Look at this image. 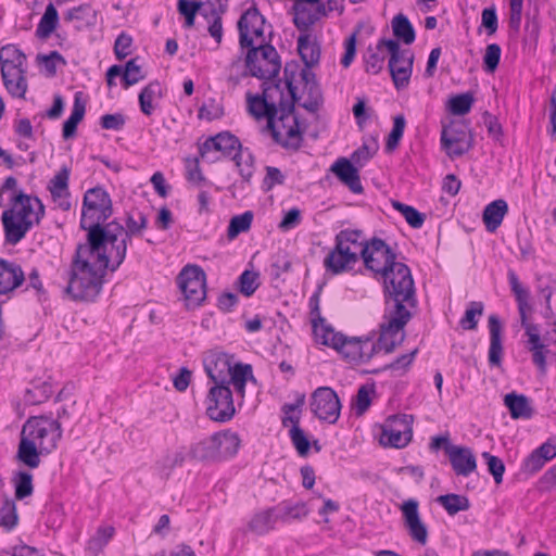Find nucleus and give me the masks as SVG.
Returning <instances> with one entry per match:
<instances>
[{"mask_svg": "<svg viewBox=\"0 0 556 556\" xmlns=\"http://www.w3.org/2000/svg\"><path fill=\"white\" fill-rule=\"evenodd\" d=\"M64 22L75 23L74 27L76 30H81L84 26L92 25L94 22V11L88 4H83L70 9L64 14Z\"/></svg>", "mask_w": 556, "mask_h": 556, "instance_id": "obj_42", "label": "nucleus"}, {"mask_svg": "<svg viewBox=\"0 0 556 556\" xmlns=\"http://www.w3.org/2000/svg\"><path fill=\"white\" fill-rule=\"evenodd\" d=\"M508 281L518 305L521 327L525 331L530 330V328L532 329V327H539L540 325L530 321L529 318L533 312V307L530 303V291L520 283L518 276L514 270L508 271Z\"/></svg>", "mask_w": 556, "mask_h": 556, "instance_id": "obj_22", "label": "nucleus"}, {"mask_svg": "<svg viewBox=\"0 0 556 556\" xmlns=\"http://www.w3.org/2000/svg\"><path fill=\"white\" fill-rule=\"evenodd\" d=\"M1 71L7 67L11 71L25 70L26 55L14 45H8L0 50Z\"/></svg>", "mask_w": 556, "mask_h": 556, "instance_id": "obj_41", "label": "nucleus"}, {"mask_svg": "<svg viewBox=\"0 0 556 556\" xmlns=\"http://www.w3.org/2000/svg\"><path fill=\"white\" fill-rule=\"evenodd\" d=\"M62 427L48 416H31L22 427L17 459L34 469L40 465V455L53 452L62 438Z\"/></svg>", "mask_w": 556, "mask_h": 556, "instance_id": "obj_2", "label": "nucleus"}, {"mask_svg": "<svg viewBox=\"0 0 556 556\" xmlns=\"http://www.w3.org/2000/svg\"><path fill=\"white\" fill-rule=\"evenodd\" d=\"M24 280L25 275L18 264L0 258V294L14 291Z\"/></svg>", "mask_w": 556, "mask_h": 556, "instance_id": "obj_28", "label": "nucleus"}, {"mask_svg": "<svg viewBox=\"0 0 556 556\" xmlns=\"http://www.w3.org/2000/svg\"><path fill=\"white\" fill-rule=\"evenodd\" d=\"M18 522V515L14 500L7 497L0 507V527L7 531L13 530Z\"/></svg>", "mask_w": 556, "mask_h": 556, "instance_id": "obj_48", "label": "nucleus"}, {"mask_svg": "<svg viewBox=\"0 0 556 556\" xmlns=\"http://www.w3.org/2000/svg\"><path fill=\"white\" fill-rule=\"evenodd\" d=\"M437 502L441 504L448 515L453 516L462 510H467L470 507L469 501L466 496L458 494L440 495Z\"/></svg>", "mask_w": 556, "mask_h": 556, "instance_id": "obj_47", "label": "nucleus"}, {"mask_svg": "<svg viewBox=\"0 0 556 556\" xmlns=\"http://www.w3.org/2000/svg\"><path fill=\"white\" fill-rule=\"evenodd\" d=\"M80 93L75 94L74 104L70 117L63 124V138L70 139L76 135L77 126L83 121L86 112V105L79 98Z\"/></svg>", "mask_w": 556, "mask_h": 556, "instance_id": "obj_43", "label": "nucleus"}, {"mask_svg": "<svg viewBox=\"0 0 556 556\" xmlns=\"http://www.w3.org/2000/svg\"><path fill=\"white\" fill-rule=\"evenodd\" d=\"M488 324L490 330L489 363L492 366H500L503 356L502 324L496 315H490Z\"/></svg>", "mask_w": 556, "mask_h": 556, "instance_id": "obj_30", "label": "nucleus"}, {"mask_svg": "<svg viewBox=\"0 0 556 556\" xmlns=\"http://www.w3.org/2000/svg\"><path fill=\"white\" fill-rule=\"evenodd\" d=\"M239 289L245 296H251L260 286L258 273L253 270H244L238 280Z\"/></svg>", "mask_w": 556, "mask_h": 556, "instance_id": "obj_58", "label": "nucleus"}, {"mask_svg": "<svg viewBox=\"0 0 556 556\" xmlns=\"http://www.w3.org/2000/svg\"><path fill=\"white\" fill-rule=\"evenodd\" d=\"M126 228L113 220L106 224L109 245H112L114 267H119L127 253L128 242L132 237H141L148 226V218L141 212H129L125 219Z\"/></svg>", "mask_w": 556, "mask_h": 556, "instance_id": "obj_8", "label": "nucleus"}, {"mask_svg": "<svg viewBox=\"0 0 556 556\" xmlns=\"http://www.w3.org/2000/svg\"><path fill=\"white\" fill-rule=\"evenodd\" d=\"M358 262V256L348 249H341L334 243L324 260V266L332 275H339L351 270Z\"/></svg>", "mask_w": 556, "mask_h": 556, "instance_id": "obj_25", "label": "nucleus"}, {"mask_svg": "<svg viewBox=\"0 0 556 556\" xmlns=\"http://www.w3.org/2000/svg\"><path fill=\"white\" fill-rule=\"evenodd\" d=\"M384 294V321L380 326L378 345L386 353H391L405 339L404 328L412 318L410 308L417 305L416 292L410 290Z\"/></svg>", "mask_w": 556, "mask_h": 556, "instance_id": "obj_4", "label": "nucleus"}, {"mask_svg": "<svg viewBox=\"0 0 556 556\" xmlns=\"http://www.w3.org/2000/svg\"><path fill=\"white\" fill-rule=\"evenodd\" d=\"M245 67L251 76L260 79H271L276 77L281 68L280 56L274 46L263 43L245 47Z\"/></svg>", "mask_w": 556, "mask_h": 556, "instance_id": "obj_11", "label": "nucleus"}, {"mask_svg": "<svg viewBox=\"0 0 556 556\" xmlns=\"http://www.w3.org/2000/svg\"><path fill=\"white\" fill-rule=\"evenodd\" d=\"M34 491L33 476L27 471H20L15 478V497L23 500L30 496Z\"/></svg>", "mask_w": 556, "mask_h": 556, "instance_id": "obj_55", "label": "nucleus"}, {"mask_svg": "<svg viewBox=\"0 0 556 556\" xmlns=\"http://www.w3.org/2000/svg\"><path fill=\"white\" fill-rule=\"evenodd\" d=\"M289 434L291 442L299 455L306 456L308 454L311 444L303 429L300 427H291Z\"/></svg>", "mask_w": 556, "mask_h": 556, "instance_id": "obj_63", "label": "nucleus"}, {"mask_svg": "<svg viewBox=\"0 0 556 556\" xmlns=\"http://www.w3.org/2000/svg\"><path fill=\"white\" fill-rule=\"evenodd\" d=\"M330 169L352 192H363L358 170L348 159L340 157Z\"/></svg>", "mask_w": 556, "mask_h": 556, "instance_id": "obj_29", "label": "nucleus"}, {"mask_svg": "<svg viewBox=\"0 0 556 556\" xmlns=\"http://www.w3.org/2000/svg\"><path fill=\"white\" fill-rule=\"evenodd\" d=\"M298 51L305 66L313 67L319 63L320 47L311 34H301L298 38Z\"/></svg>", "mask_w": 556, "mask_h": 556, "instance_id": "obj_33", "label": "nucleus"}, {"mask_svg": "<svg viewBox=\"0 0 556 556\" xmlns=\"http://www.w3.org/2000/svg\"><path fill=\"white\" fill-rule=\"evenodd\" d=\"M289 66L285 68L286 87L288 97L278 108L276 117L269 118L267 127L271 131L274 140L287 150L298 151L303 142V131L300 129L298 116L294 112L296 101V87L292 84V77L288 76Z\"/></svg>", "mask_w": 556, "mask_h": 556, "instance_id": "obj_5", "label": "nucleus"}, {"mask_svg": "<svg viewBox=\"0 0 556 556\" xmlns=\"http://www.w3.org/2000/svg\"><path fill=\"white\" fill-rule=\"evenodd\" d=\"M319 321L320 325L316 320L313 323L317 342L333 348L351 362L366 363L375 355L377 344L370 339L348 338L326 326L324 318H319Z\"/></svg>", "mask_w": 556, "mask_h": 556, "instance_id": "obj_6", "label": "nucleus"}, {"mask_svg": "<svg viewBox=\"0 0 556 556\" xmlns=\"http://www.w3.org/2000/svg\"><path fill=\"white\" fill-rule=\"evenodd\" d=\"M441 143L442 148L452 157L460 156L470 149L465 127L460 125L444 127L441 134Z\"/></svg>", "mask_w": 556, "mask_h": 556, "instance_id": "obj_23", "label": "nucleus"}, {"mask_svg": "<svg viewBox=\"0 0 556 556\" xmlns=\"http://www.w3.org/2000/svg\"><path fill=\"white\" fill-rule=\"evenodd\" d=\"M527 340V349L532 355L533 364L541 372H545L547 368V356L551 353L548 345L544 343L541 337V327H532L525 331Z\"/></svg>", "mask_w": 556, "mask_h": 556, "instance_id": "obj_26", "label": "nucleus"}, {"mask_svg": "<svg viewBox=\"0 0 556 556\" xmlns=\"http://www.w3.org/2000/svg\"><path fill=\"white\" fill-rule=\"evenodd\" d=\"M406 121L404 115L399 114L394 116L393 118V127L391 132L388 136L386 148L388 151H393L397 146L403 137L404 129H405Z\"/></svg>", "mask_w": 556, "mask_h": 556, "instance_id": "obj_56", "label": "nucleus"}, {"mask_svg": "<svg viewBox=\"0 0 556 556\" xmlns=\"http://www.w3.org/2000/svg\"><path fill=\"white\" fill-rule=\"evenodd\" d=\"M482 457L485 459L488 470L493 476L495 483H502L503 475L505 472V465L503 460L489 452H483Z\"/></svg>", "mask_w": 556, "mask_h": 556, "instance_id": "obj_61", "label": "nucleus"}, {"mask_svg": "<svg viewBox=\"0 0 556 556\" xmlns=\"http://www.w3.org/2000/svg\"><path fill=\"white\" fill-rule=\"evenodd\" d=\"M412 422L410 415H394L386 419L382 425L380 434V443L384 446L402 448L412 440Z\"/></svg>", "mask_w": 556, "mask_h": 556, "instance_id": "obj_16", "label": "nucleus"}, {"mask_svg": "<svg viewBox=\"0 0 556 556\" xmlns=\"http://www.w3.org/2000/svg\"><path fill=\"white\" fill-rule=\"evenodd\" d=\"M59 24V13L53 3H49L46 7L45 13L41 16L37 29L36 36L40 39L49 38L55 30Z\"/></svg>", "mask_w": 556, "mask_h": 556, "instance_id": "obj_44", "label": "nucleus"}, {"mask_svg": "<svg viewBox=\"0 0 556 556\" xmlns=\"http://www.w3.org/2000/svg\"><path fill=\"white\" fill-rule=\"evenodd\" d=\"M309 405L314 415L323 421L334 424L340 417L339 396L329 387L317 388L312 394Z\"/></svg>", "mask_w": 556, "mask_h": 556, "instance_id": "obj_19", "label": "nucleus"}, {"mask_svg": "<svg viewBox=\"0 0 556 556\" xmlns=\"http://www.w3.org/2000/svg\"><path fill=\"white\" fill-rule=\"evenodd\" d=\"M484 305L482 302L471 301L459 320V325L465 330H475L478 326V317L483 315Z\"/></svg>", "mask_w": 556, "mask_h": 556, "instance_id": "obj_51", "label": "nucleus"}, {"mask_svg": "<svg viewBox=\"0 0 556 556\" xmlns=\"http://www.w3.org/2000/svg\"><path fill=\"white\" fill-rule=\"evenodd\" d=\"M364 232L356 229H343L336 235L334 243L341 249H348L354 252L358 260L362 258V250L367 242Z\"/></svg>", "mask_w": 556, "mask_h": 556, "instance_id": "obj_32", "label": "nucleus"}, {"mask_svg": "<svg viewBox=\"0 0 556 556\" xmlns=\"http://www.w3.org/2000/svg\"><path fill=\"white\" fill-rule=\"evenodd\" d=\"M86 231L88 232L87 242L78 244L72 260V265L103 274H105L106 269L115 271L118 267H114L115 261L112 254V245L106 250L109 244L106 231Z\"/></svg>", "mask_w": 556, "mask_h": 556, "instance_id": "obj_7", "label": "nucleus"}, {"mask_svg": "<svg viewBox=\"0 0 556 556\" xmlns=\"http://www.w3.org/2000/svg\"><path fill=\"white\" fill-rule=\"evenodd\" d=\"M240 438L231 431L217 432L190 447V457L197 460H222L237 454Z\"/></svg>", "mask_w": 556, "mask_h": 556, "instance_id": "obj_10", "label": "nucleus"}, {"mask_svg": "<svg viewBox=\"0 0 556 556\" xmlns=\"http://www.w3.org/2000/svg\"><path fill=\"white\" fill-rule=\"evenodd\" d=\"M206 372L215 383L207 395V416L214 421L225 422L235 415L232 392L222 372L216 374L210 366H206Z\"/></svg>", "mask_w": 556, "mask_h": 556, "instance_id": "obj_12", "label": "nucleus"}, {"mask_svg": "<svg viewBox=\"0 0 556 556\" xmlns=\"http://www.w3.org/2000/svg\"><path fill=\"white\" fill-rule=\"evenodd\" d=\"M114 531L111 526L98 528L96 534L88 541L87 548L93 554H98L112 539Z\"/></svg>", "mask_w": 556, "mask_h": 556, "instance_id": "obj_53", "label": "nucleus"}, {"mask_svg": "<svg viewBox=\"0 0 556 556\" xmlns=\"http://www.w3.org/2000/svg\"><path fill=\"white\" fill-rule=\"evenodd\" d=\"M392 207L403 215L410 227L415 229L422 227L426 216L415 207L395 200L392 201Z\"/></svg>", "mask_w": 556, "mask_h": 556, "instance_id": "obj_49", "label": "nucleus"}, {"mask_svg": "<svg viewBox=\"0 0 556 556\" xmlns=\"http://www.w3.org/2000/svg\"><path fill=\"white\" fill-rule=\"evenodd\" d=\"M278 510L279 513L277 514V518L283 522L301 520L308 514L306 504L303 502H298L295 504L283 502L279 505Z\"/></svg>", "mask_w": 556, "mask_h": 556, "instance_id": "obj_46", "label": "nucleus"}, {"mask_svg": "<svg viewBox=\"0 0 556 556\" xmlns=\"http://www.w3.org/2000/svg\"><path fill=\"white\" fill-rule=\"evenodd\" d=\"M113 214L110 194L102 187H94L84 195L80 227L84 230L106 231L103 225Z\"/></svg>", "mask_w": 556, "mask_h": 556, "instance_id": "obj_9", "label": "nucleus"}, {"mask_svg": "<svg viewBox=\"0 0 556 556\" xmlns=\"http://www.w3.org/2000/svg\"><path fill=\"white\" fill-rule=\"evenodd\" d=\"M293 11V23L302 34H309V28L321 17L326 16L325 5L319 4L313 8L304 3H294Z\"/></svg>", "mask_w": 556, "mask_h": 556, "instance_id": "obj_27", "label": "nucleus"}, {"mask_svg": "<svg viewBox=\"0 0 556 556\" xmlns=\"http://www.w3.org/2000/svg\"><path fill=\"white\" fill-rule=\"evenodd\" d=\"M501 53L502 50L497 43H491L486 47L483 56V65L486 72L493 73L497 68L501 60Z\"/></svg>", "mask_w": 556, "mask_h": 556, "instance_id": "obj_64", "label": "nucleus"}, {"mask_svg": "<svg viewBox=\"0 0 556 556\" xmlns=\"http://www.w3.org/2000/svg\"><path fill=\"white\" fill-rule=\"evenodd\" d=\"M186 457L184 448L167 452L156 462L155 468L163 478L167 479L175 468L184 465Z\"/></svg>", "mask_w": 556, "mask_h": 556, "instance_id": "obj_40", "label": "nucleus"}, {"mask_svg": "<svg viewBox=\"0 0 556 556\" xmlns=\"http://www.w3.org/2000/svg\"><path fill=\"white\" fill-rule=\"evenodd\" d=\"M274 513L275 508H268L254 514L248 523L249 530L257 535L268 533L274 529L276 521L279 520Z\"/></svg>", "mask_w": 556, "mask_h": 556, "instance_id": "obj_36", "label": "nucleus"}, {"mask_svg": "<svg viewBox=\"0 0 556 556\" xmlns=\"http://www.w3.org/2000/svg\"><path fill=\"white\" fill-rule=\"evenodd\" d=\"M365 268L377 279H382L384 294L415 290L414 279L409 267L396 261V254L387 242L380 238H371L362 250Z\"/></svg>", "mask_w": 556, "mask_h": 556, "instance_id": "obj_1", "label": "nucleus"}, {"mask_svg": "<svg viewBox=\"0 0 556 556\" xmlns=\"http://www.w3.org/2000/svg\"><path fill=\"white\" fill-rule=\"evenodd\" d=\"M305 395L301 394L295 403H286L281 407L283 413V417L281 419V424L283 427H300V408L304 405Z\"/></svg>", "mask_w": 556, "mask_h": 556, "instance_id": "obj_50", "label": "nucleus"}, {"mask_svg": "<svg viewBox=\"0 0 556 556\" xmlns=\"http://www.w3.org/2000/svg\"><path fill=\"white\" fill-rule=\"evenodd\" d=\"M446 456L448 457L452 469L457 476L468 477L477 469L476 456L472 450L467 446H447Z\"/></svg>", "mask_w": 556, "mask_h": 556, "instance_id": "obj_24", "label": "nucleus"}, {"mask_svg": "<svg viewBox=\"0 0 556 556\" xmlns=\"http://www.w3.org/2000/svg\"><path fill=\"white\" fill-rule=\"evenodd\" d=\"M43 216L45 205L37 197L26 194L22 190L14 191L10 199V207L1 215L5 242L13 245L18 243Z\"/></svg>", "mask_w": 556, "mask_h": 556, "instance_id": "obj_3", "label": "nucleus"}, {"mask_svg": "<svg viewBox=\"0 0 556 556\" xmlns=\"http://www.w3.org/2000/svg\"><path fill=\"white\" fill-rule=\"evenodd\" d=\"M253 220V213L250 211L243 214L236 215L230 219L227 235L230 239L236 238L241 232H245L250 229Z\"/></svg>", "mask_w": 556, "mask_h": 556, "instance_id": "obj_52", "label": "nucleus"}, {"mask_svg": "<svg viewBox=\"0 0 556 556\" xmlns=\"http://www.w3.org/2000/svg\"><path fill=\"white\" fill-rule=\"evenodd\" d=\"M387 45V51L390 53L389 70L393 83L397 89L408 85L412 75L414 56L407 55L408 51L401 50L397 40H388L382 42Z\"/></svg>", "mask_w": 556, "mask_h": 556, "instance_id": "obj_17", "label": "nucleus"}, {"mask_svg": "<svg viewBox=\"0 0 556 556\" xmlns=\"http://www.w3.org/2000/svg\"><path fill=\"white\" fill-rule=\"evenodd\" d=\"M286 99L280 84L264 83L262 94L247 93L248 111L256 119L267 122L278 114V108Z\"/></svg>", "mask_w": 556, "mask_h": 556, "instance_id": "obj_15", "label": "nucleus"}, {"mask_svg": "<svg viewBox=\"0 0 556 556\" xmlns=\"http://www.w3.org/2000/svg\"><path fill=\"white\" fill-rule=\"evenodd\" d=\"M211 152H220L222 155L231 157L237 166H240V159L243 156L239 139L228 131L210 137L200 147L202 157H205Z\"/></svg>", "mask_w": 556, "mask_h": 556, "instance_id": "obj_20", "label": "nucleus"}, {"mask_svg": "<svg viewBox=\"0 0 556 556\" xmlns=\"http://www.w3.org/2000/svg\"><path fill=\"white\" fill-rule=\"evenodd\" d=\"M507 212L508 205L505 200L498 199L488 204L482 216L486 230L494 232L501 226Z\"/></svg>", "mask_w": 556, "mask_h": 556, "instance_id": "obj_34", "label": "nucleus"}, {"mask_svg": "<svg viewBox=\"0 0 556 556\" xmlns=\"http://www.w3.org/2000/svg\"><path fill=\"white\" fill-rule=\"evenodd\" d=\"M51 384L43 382L27 389L24 395V401L30 405H37L47 401L52 394Z\"/></svg>", "mask_w": 556, "mask_h": 556, "instance_id": "obj_54", "label": "nucleus"}, {"mask_svg": "<svg viewBox=\"0 0 556 556\" xmlns=\"http://www.w3.org/2000/svg\"><path fill=\"white\" fill-rule=\"evenodd\" d=\"M554 457H556V445L545 442L525 459L522 470L533 475L541 470L545 463Z\"/></svg>", "mask_w": 556, "mask_h": 556, "instance_id": "obj_31", "label": "nucleus"}, {"mask_svg": "<svg viewBox=\"0 0 556 556\" xmlns=\"http://www.w3.org/2000/svg\"><path fill=\"white\" fill-rule=\"evenodd\" d=\"M68 179L70 172L65 167L54 175L48 187L51 197H60V193H68Z\"/></svg>", "mask_w": 556, "mask_h": 556, "instance_id": "obj_57", "label": "nucleus"}, {"mask_svg": "<svg viewBox=\"0 0 556 556\" xmlns=\"http://www.w3.org/2000/svg\"><path fill=\"white\" fill-rule=\"evenodd\" d=\"M504 404L509 409L510 416L514 419L529 418L532 415L529 400L523 394L508 393L504 397Z\"/></svg>", "mask_w": 556, "mask_h": 556, "instance_id": "obj_39", "label": "nucleus"}, {"mask_svg": "<svg viewBox=\"0 0 556 556\" xmlns=\"http://www.w3.org/2000/svg\"><path fill=\"white\" fill-rule=\"evenodd\" d=\"M25 70L9 71L7 67L2 70L1 76L3 84L10 94L16 98H25L27 91V80L25 77Z\"/></svg>", "mask_w": 556, "mask_h": 556, "instance_id": "obj_35", "label": "nucleus"}, {"mask_svg": "<svg viewBox=\"0 0 556 556\" xmlns=\"http://www.w3.org/2000/svg\"><path fill=\"white\" fill-rule=\"evenodd\" d=\"M473 103V97L470 93H460L450 100V111L454 115L467 114Z\"/></svg>", "mask_w": 556, "mask_h": 556, "instance_id": "obj_60", "label": "nucleus"}, {"mask_svg": "<svg viewBox=\"0 0 556 556\" xmlns=\"http://www.w3.org/2000/svg\"><path fill=\"white\" fill-rule=\"evenodd\" d=\"M144 78L141 66L137 64V59L129 60L124 68L123 81L125 87L132 86Z\"/></svg>", "mask_w": 556, "mask_h": 556, "instance_id": "obj_62", "label": "nucleus"}, {"mask_svg": "<svg viewBox=\"0 0 556 556\" xmlns=\"http://www.w3.org/2000/svg\"><path fill=\"white\" fill-rule=\"evenodd\" d=\"M418 507V501L409 498L402 503L400 509L402 511L404 526L408 530L410 538L415 542L425 545L428 541V530L426 525L421 521Z\"/></svg>", "mask_w": 556, "mask_h": 556, "instance_id": "obj_21", "label": "nucleus"}, {"mask_svg": "<svg viewBox=\"0 0 556 556\" xmlns=\"http://www.w3.org/2000/svg\"><path fill=\"white\" fill-rule=\"evenodd\" d=\"M265 17L256 8L248 9L238 21L239 46L241 50L245 47L258 45L264 37Z\"/></svg>", "mask_w": 556, "mask_h": 556, "instance_id": "obj_18", "label": "nucleus"}, {"mask_svg": "<svg viewBox=\"0 0 556 556\" xmlns=\"http://www.w3.org/2000/svg\"><path fill=\"white\" fill-rule=\"evenodd\" d=\"M104 275L71 265L65 292L75 301H93L102 289Z\"/></svg>", "mask_w": 556, "mask_h": 556, "instance_id": "obj_13", "label": "nucleus"}, {"mask_svg": "<svg viewBox=\"0 0 556 556\" xmlns=\"http://www.w3.org/2000/svg\"><path fill=\"white\" fill-rule=\"evenodd\" d=\"M187 308L199 307L206 298V275L198 265L185 266L177 277Z\"/></svg>", "mask_w": 556, "mask_h": 556, "instance_id": "obj_14", "label": "nucleus"}, {"mask_svg": "<svg viewBox=\"0 0 556 556\" xmlns=\"http://www.w3.org/2000/svg\"><path fill=\"white\" fill-rule=\"evenodd\" d=\"M392 29L394 36L402 40L405 45H410L415 41V29L409 20L403 15L397 14L392 20Z\"/></svg>", "mask_w": 556, "mask_h": 556, "instance_id": "obj_45", "label": "nucleus"}, {"mask_svg": "<svg viewBox=\"0 0 556 556\" xmlns=\"http://www.w3.org/2000/svg\"><path fill=\"white\" fill-rule=\"evenodd\" d=\"M223 365L227 367L229 374V380L226 379V384L229 386L233 382L247 381L249 377H252V366L248 364H236L230 367L227 362H223Z\"/></svg>", "mask_w": 556, "mask_h": 556, "instance_id": "obj_59", "label": "nucleus"}, {"mask_svg": "<svg viewBox=\"0 0 556 556\" xmlns=\"http://www.w3.org/2000/svg\"><path fill=\"white\" fill-rule=\"evenodd\" d=\"M389 39L381 38L375 48L368 47L364 60H365V70L370 74H378L384 64L387 45H382V42L388 41Z\"/></svg>", "mask_w": 556, "mask_h": 556, "instance_id": "obj_38", "label": "nucleus"}, {"mask_svg": "<svg viewBox=\"0 0 556 556\" xmlns=\"http://www.w3.org/2000/svg\"><path fill=\"white\" fill-rule=\"evenodd\" d=\"M163 97L161 84L151 81L139 93V104L141 112L150 116L155 110V102Z\"/></svg>", "mask_w": 556, "mask_h": 556, "instance_id": "obj_37", "label": "nucleus"}]
</instances>
